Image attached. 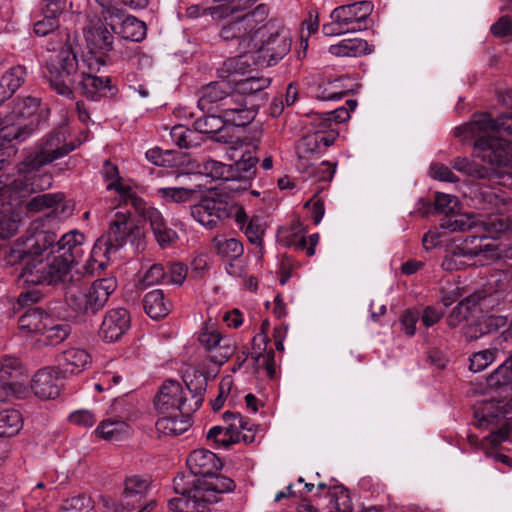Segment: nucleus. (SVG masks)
Returning a JSON list of instances; mask_svg holds the SVG:
<instances>
[{
	"label": "nucleus",
	"mask_w": 512,
	"mask_h": 512,
	"mask_svg": "<svg viewBox=\"0 0 512 512\" xmlns=\"http://www.w3.org/2000/svg\"><path fill=\"white\" fill-rule=\"evenodd\" d=\"M480 218L466 213H456L455 211L440 219V227L452 232H465L479 224Z\"/></svg>",
	"instance_id": "36"
},
{
	"label": "nucleus",
	"mask_w": 512,
	"mask_h": 512,
	"mask_svg": "<svg viewBox=\"0 0 512 512\" xmlns=\"http://www.w3.org/2000/svg\"><path fill=\"white\" fill-rule=\"evenodd\" d=\"M468 239H475L470 248L473 252L472 258L477 262L501 260L503 244L495 240H489L487 236H468Z\"/></svg>",
	"instance_id": "28"
},
{
	"label": "nucleus",
	"mask_w": 512,
	"mask_h": 512,
	"mask_svg": "<svg viewBox=\"0 0 512 512\" xmlns=\"http://www.w3.org/2000/svg\"><path fill=\"white\" fill-rule=\"evenodd\" d=\"M46 68V77L51 88L59 95L71 98L72 87L76 84L78 76V61L71 46L65 45L59 52L51 55Z\"/></svg>",
	"instance_id": "10"
},
{
	"label": "nucleus",
	"mask_w": 512,
	"mask_h": 512,
	"mask_svg": "<svg viewBox=\"0 0 512 512\" xmlns=\"http://www.w3.org/2000/svg\"><path fill=\"white\" fill-rule=\"evenodd\" d=\"M270 83L271 80L269 78L248 77L237 81L234 89L239 91L240 95L244 96L261 92L266 89Z\"/></svg>",
	"instance_id": "53"
},
{
	"label": "nucleus",
	"mask_w": 512,
	"mask_h": 512,
	"mask_svg": "<svg viewBox=\"0 0 512 512\" xmlns=\"http://www.w3.org/2000/svg\"><path fill=\"white\" fill-rule=\"evenodd\" d=\"M186 464L190 472L199 479H205L212 476L222 468V462L217 455L207 449L193 450L187 460Z\"/></svg>",
	"instance_id": "22"
},
{
	"label": "nucleus",
	"mask_w": 512,
	"mask_h": 512,
	"mask_svg": "<svg viewBox=\"0 0 512 512\" xmlns=\"http://www.w3.org/2000/svg\"><path fill=\"white\" fill-rule=\"evenodd\" d=\"M374 5L371 1H355L336 7L330 14L331 21L322 27L325 36H339L366 30L373 25L370 16Z\"/></svg>",
	"instance_id": "6"
},
{
	"label": "nucleus",
	"mask_w": 512,
	"mask_h": 512,
	"mask_svg": "<svg viewBox=\"0 0 512 512\" xmlns=\"http://www.w3.org/2000/svg\"><path fill=\"white\" fill-rule=\"evenodd\" d=\"M241 150V156L230 165L231 182H239V185L232 189L246 190L250 187L252 180L256 176V165L259 162L255 153L258 150L257 145H245Z\"/></svg>",
	"instance_id": "18"
},
{
	"label": "nucleus",
	"mask_w": 512,
	"mask_h": 512,
	"mask_svg": "<svg viewBox=\"0 0 512 512\" xmlns=\"http://www.w3.org/2000/svg\"><path fill=\"white\" fill-rule=\"evenodd\" d=\"M112 28L122 38L134 42H139L146 36V24L134 16L125 17L118 26L113 25Z\"/></svg>",
	"instance_id": "35"
},
{
	"label": "nucleus",
	"mask_w": 512,
	"mask_h": 512,
	"mask_svg": "<svg viewBox=\"0 0 512 512\" xmlns=\"http://www.w3.org/2000/svg\"><path fill=\"white\" fill-rule=\"evenodd\" d=\"M235 13V9L229 7L228 5L221 4L214 7L204 8L200 5H191L186 9L185 15L188 18H198L202 15L209 14L215 20H220L223 18H227L230 15Z\"/></svg>",
	"instance_id": "42"
},
{
	"label": "nucleus",
	"mask_w": 512,
	"mask_h": 512,
	"mask_svg": "<svg viewBox=\"0 0 512 512\" xmlns=\"http://www.w3.org/2000/svg\"><path fill=\"white\" fill-rule=\"evenodd\" d=\"M316 132L305 135L299 142L298 152L300 157H309L314 154H322Z\"/></svg>",
	"instance_id": "59"
},
{
	"label": "nucleus",
	"mask_w": 512,
	"mask_h": 512,
	"mask_svg": "<svg viewBox=\"0 0 512 512\" xmlns=\"http://www.w3.org/2000/svg\"><path fill=\"white\" fill-rule=\"evenodd\" d=\"M194 193V189L185 187H162L155 191L156 196L163 202L175 204L188 202Z\"/></svg>",
	"instance_id": "43"
},
{
	"label": "nucleus",
	"mask_w": 512,
	"mask_h": 512,
	"mask_svg": "<svg viewBox=\"0 0 512 512\" xmlns=\"http://www.w3.org/2000/svg\"><path fill=\"white\" fill-rule=\"evenodd\" d=\"M85 39L92 50H110L113 43V35L103 26L95 25L84 32Z\"/></svg>",
	"instance_id": "37"
},
{
	"label": "nucleus",
	"mask_w": 512,
	"mask_h": 512,
	"mask_svg": "<svg viewBox=\"0 0 512 512\" xmlns=\"http://www.w3.org/2000/svg\"><path fill=\"white\" fill-rule=\"evenodd\" d=\"M475 239H468L466 237L459 245L453 246L446 254L442 261V268L446 271H456L465 268L466 266L475 265L472 254L474 253L470 246Z\"/></svg>",
	"instance_id": "27"
},
{
	"label": "nucleus",
	"mask_w": 512,
	"mask_h": 512,
	"mask_svg": "<svg viewBox=\"0 0 512 512\" xmlns=\"http://www.w3.org/2000/svg\"><path fill=\"white\" fill-rule=\"evenodd\" d=\"M512 384V357L498 366L488 377L490 388H500Z\"/></svg>",
	"instance_id": "46"
},
{
	"label": "nucleus",
	"mask_w": 512,
	"mask_h": 512,
	"mask_svg": "<svg viewBox=\"0 0 512 512\" xmlns=\"http://www.w3.org/2000/svg\"><path fill=\"white\" fill-rule=\"evenodd\" d=\"M261 31L253 49H258L268 65H274L291 49L292 38L288 28L277 19H268L261 23Z\"/></svg>",
	"instance_id": "9"
},
{
	"label": "nucleus",
	"mask_w": 512,
	"mask_h": 512,
	"mask_svg": "<svg viewBox=\"0 0 512 512\" xmlns=\"http://www.w3.org/2000/svg\"><path fill=\"white\" fill-rule=\"evenodd\" d=\"M269 16V8L266 4H259L255 9L225 24L220 37L225 41L238 40L239 45L252 48L259 36L261 23Z\"/></svg>",
	"instance_id": "12"
},
{
	"label": "nucleus",
	"mask_w": 512,
	"mask_h": 512,
	"mask_svg": "<svg viewBox=\"0 0 512 512\" xmlns=\"http://www.w3.org/2000/svg\"><path fill=\"white\" fill-rule=\"evenodd\" d=\"M71 333V327L67 323L55 321L50 316V324L46 325L41 333L40 341L45 345H58L63 342Z\"/></svg>",
	"instance_id": "40"
},
{
	"label": "nucleus",
	"mask_w": 512,
	"mask_h": 512,
	"mask_svg": "<svg viewBox=\"0 0 512 512\" xmlns=\"http://www.w3.org/2000/svg\"><path fill=\"white\" fill-rule=\"evenodd\" d=\"M213 244L218 255L230 260H236L240 258L244 252L243 244L236 238L216 236L213 239Z\"/></svg>",
	"instance_id": "41"
},
{
	"label": "nucleus",
	"mask_w": 512,
	"mask_h": 512,
	"mask_svg": "<svg viewBox=\"0 0 512 512\" xmlns=\"http://www.w3.org/2000/svg\"><path fill=\"white\" fill-rule=\"evenodd\" d=\"M95 432L108 441H120L132 433L130 425L121 419H107L100 422Z\"/></svg>",
	"instance_id": "31"
},
{
	"label": "nucleus",
	"mask_w": 512,
	"mask_h": 512,
	"mask_svg": "<svg viewBox=\"0 0 512 512\" xmlns=\"http://www.w3.org/2000/svg\"><path fill=\"white\" fill-rule=\"evenodd\" d=\"M43 239L44 236L41 234H31L15 240L4 251L6 264L12 266L23 263L20 278L26 283L34 285L66 283L68 279L53 256L43 259L42 255L45 251L41 245Z\"/></svg>",
	"instance_id": "3"
},
{
	"label": "nucleus",
	"mask_w": 512,
	"mask_h": 512,
	"mask_svg": "<svg viewBox=\"0 0 512 512\" xmlns=\"http://www.w3.org/2000/svg\"><path fill=\"white\" fill-rule=\"evenodd\" d=\"M76 84L82 93L93 101L102 97L114 96L117 92L116 87L111 85L110 78H102L85 72L78 74Z\"/></svg>",
	"instance_id": "23"
},
{
	"label": "nucleus",
	"mask_w": 512,
	"mask_h": 512,
	"mask_svg": "<svg viewBox=\"0 0 512 512\" xmlns=\"http://www.w3.org/2000/svg\"><path fill=\"white\" fill-rule=\"evenodd\" d=\"M458 206V199L449 194L437 193L434 201V210L437 213L447 216L455 211Z\"/></svg>",
	"instance_id": "61"
},
{
	"label": "nucleus",
	"mask_w": 512,
	"mask_h": 512,
	"mask_svg": "<svg viewBox=\"0 0 512 512\" xmlns=\"http://www.w3.org/2000/svg\"><path fill=\"white\" fill-rule=\"evenodd\" d=\"M64 378L57 367H44L39 369L31 380V389L41 399L56 398L62 386Z\"/></svg>",
	"instance_id": "19"
},
{
	"label": "nucleus",
	"mask_w": 512,
	"mask_h": 512,
	"mask_svg": "<svg viewBox=\"0 0 512 512\" xmlns=\"http://www.w3.org/2000/svg\"><path fill=\"white\" fill-rule=\"evenodd\" d=\"M498 348L493 347L473 353L469 358V369L472 372H481L492 364L497 357Z\"/></svg>",
	"instance_id": "50"
},
{
	"label": "nucleus",
	"mask_w": 512,
	"mask_h": 512,
	"mask_svg": "<svg viewBox=\"0 0 512 512\" xmlns=\"http://www.w3.org/2000/svg\"><path fill=\"white\" fill-rule=\"evenodd\" d=\"M23 426V419L18 410L4 409L0 411V437H13Z\"/></svg>",
	"instance_id": "39"
},
{
	"label": "nucleus",
	"mask_w": 512,
	"mask_h": 512,
	"mask_svg": "<svg viewBox=\"0 0 512 512\" xmlns=\"http://www.w3.org/2000/svg\"><path fill=\"white\" fill-rule=\"evenodd\" d=\"M234 351L235 347L231 340L223 338V341L209 352V359L215 364L222 365L233 355Z\"/></svg>",
	"instance_id": "57"
},
{
	"label": "nucleus",
	"mask_w": 512,
	"mask_h": 512,
	"mask_svg": "<svg viewBox=\"0 0 512 512\" xmlns=\"http://www.w3.org/2000/svg\"><path fill=\"white\" fill-rule=\"evenodd\" d=\"M77 145L68 141L65 132L55 129L41 138L16 166V172L7 173L6 183L14 184V193L23 191H42L53 183L51 173H41L42 167L59 160L75 150Z\"/></svg>",
	"instance_id": "1"
},
{
	"label": "nucleus",
	"mask_w": 512,
	"mask_h": 512,
	"mask_svg": "<svg viewBox=\"0 0 512 512\" xmlns=\"http://www.w3.org/2000/svg\"><path fill=\"white\" fill-rule=\"evenodd\" d=\"M452 167L464 174L476 178H487L489 176V169L470 161L466 157H457L452 161Z\"/></svg>",
	"instance_id": "51"
},
{
	"label": "nucleus",
	"mask_w": 512,
	"mask_h": 512,
	"mask_svg": "<svg viewBox=\"0 0 512 512\" xmlns=\"http://www.w3.org/2000/svg\"><path fill=\"white\" fill-rule=\"evenodd\" d=\"M26 68L16 65L9 68L0 78V101L10 98L25 82Z\"/></svg>",
	"instance_id": "30"
},
{
	"label": "nucleus",
	"mask_w": 512,
	"mask_h": 512,
	"mask_svg": "<svg viewBox=\"0 0 512 512\" xmlns=\"http://www.w3.org/2000/svg\"><path fill=\"white\" fill-rule=\"evenodd\" d=\"M476 306H471L469 300L459 302L448 315L446 322L450 328L458 327L463 321H469Z\"/></svg>",
	"instance_id": "52"
},
{
	"label": "nucleus",
	"mask_w": 512,
	"mask_h": 512,
	"mask_svg": "<svg viewBox=\"0 0 512 512\" xmlns=\"http://www.w3.org/2000/svg\"><path fill=\"white\" fill-rule=\"evenodd\" d=\"M38 127L37 119H31L24 125H13L2 130L3 138L21 143L33 135Z\"/></svg>",
	"instance_id": "47"
},
{
	"label": "nucleus",
	"mask_w": 512,
	"mask_h": 512,
	"mask_svg": "<svg viewBox=\"0 0 512 512\" xmlns=\"http://www.w3.org/2000/svg\"><path fill=\"white\" fill-rule=\"evenodd\" d=\"M234 489L235 483L231 478L218 475L216 472L212 476L193 482V501L200 503V507L204 508L203 503H217L223 493Z\"/></svg>",
	"instance_id": "17"
},
{
	"label": "nucleus",
	"mask_w": 512,
	"mask_h": 512,
	"mask_svg": "<svg viewBox=\"0 0 512 512\" xmlns=\"http://www.w3.org/2000/svg\"><path fill=\"white\" fill-rule=\"evenodd\" d=\"M102 174L106 181L111 180L107 185V189L116 190L123 198L124 202L132 205L144 221L149 223L154 237L161 247L169 246L177 239V233L167 226L162 213L157 208L148 205L141 197L137 196L130 186L121 183L116 165L112 164L110 161H105Z\"/></svg>",
	"instance_id": "4"
},
{
	"label": "nucleus",
	"mask_w": 512,
	"mask_h": 512,
	"mask_svg": "<svg viewBox=\"0 0 512 512\" xmlns=\"http://www.w3.org/2000/svg\"><path fill=\"white\" fill-rule=\"evenodd\" d=\"M131 318L124 308H115L106 312L99 336L106 342L119 340L130 328Z\"/></svg>",
	"instance_id": "20"
},
{
	"label": "nucleus",
	"mask_w": 512,
	"mask_h": 512,
	"mask_svg": "<svg viewBox=\"0 0 512 512\" xmlns=\"http://www.w3.org/2000/svg\"><path fill=\"white\" fill-rule=\"evenodd\" d=\"M212 139L222 144H230L233 152L244 148L246 145L234 135V127L227 122H223V127L215 133Z\"/></svg>",
	"instance_id": "56"
},
{
	"label": "nucleus",
	"mask_w": 512,
	"mask_h": 512,
	"mask_svg": "<svg viewBox=\"0 0 512 512\" xmlns=\"http://www.w3.org/2000/svg\"><path fill=\"white\" fill-rule=\"evenodd\" d=\"M368 44L365 40L353 38L344 39L329 47V53L336 57H357L366 54Z\"/></svg>",
	"instance_id": "38"
},
{
	"label": "nucleus",
	"mask_w": 512,
	"mask_h": 512,
	"mask_svg": "<svg viewBox=\"0 0 512 512\" xmlns=\"http://www.w3.org/2000/svg\"><path fill=\"white\" fill-rule=\"evenodd\" d=\"M84 234L71 231L64 234L53 247V258L67 279L73 277L71 268L78 264L84 255Z\"/></svg>",
	"instance_id": "15"
},
{
	"label": "nucleus",
	"mask_w": 512,
	"mask_h": 512,
	"mask_svg": "<svg viewBox=\"0 0 512 512\" xmlns=\"http://www.w3.org/2000/svg\"><path fill=\"white\" fill-rule=\"evenodd\" d=\"M324 499L328 500V504L322 508L327 509L328 512H352L353 510L349 492L342 485L330 487Z\"/></svg>",
	"instance_id": "33"
},
{
	"label": "nucleus",
	"mask_w": 512,
	"mask_h": 512,
	"mask_svg": "<svg viewBox=\"0 0 512 512\" xmlns=\"http://www.w3.org/2000/svg\"><path fill=\"white\" fill-rule=\"evenodd\" d=\"M135 231L139 232L129 216L125 213H116L108 232L95 242L91 250V260L103 269L128 240L132 241L135 238Z\"/></svg>",
	"instance_id": "7"
},
{
	"label": "nucleus",
	"mask_w": 512,
	"mask_h": 512,
	"mask_svg": "<svg viewBox=\"0 0 512 512\" xmlns=\"http://www.w3.org/2000/svg\"><path fill=\"white\" fill-rule=\"evenodd\" d=\"M199 341L208 352L212 351L220 342L223 341L220 333L213 327V325H206L199 335Z\"/></svg>",
	"instance_id": "64"
},
{
	"label": "nucleus",
	"mask_w": 512,
	"mask_h": 512,
	"mask_svg": "<svg viewBox=\"0 0 512 512\" xmlns=\"http://www.w3.org/2000/svg\"><path fill=\"white\" fill-rule=\"evenodd\" d=\"M245 103V97L231 87L220 106H218L217 112L223 119H226L228 116L234 115L240 107L245 106Z\"/></svg>",
	"instance_id": "48"
},
{
	"label": "nucleus",
	"mask_w": 512,
	"mask_h": 512,
	"mask_svg": "<svg viewBox=\"0 0 512 512\" xmlns=\"http://www.w3.org/2000/svg\"><path fill=\"white\" fill-rule=\"evenodd\" d=\"M143 307L150 318L157 320L168 315L171 304L165 299L162 290L155 289L144 296Z\"/></svg>",
	"instance_id": "32"
},
{
	"label": "nucleus",
	"mask_w": 512,
	"mask_h": 512,
	"mask_svg": "<svg viewBox=\"0 0 512 512\" xmlns=\"http://www.w3.org/2000/svg\"><path fill=\"white\" fill-rule=\"evenodd\" d=\"M151 481L148 477L132 475L125 479L124 490L120 498L122 511L151 512L158 509V502L155 499H147L146 492L149 490Z\"/></svg>",
	"instance_id": "14"
},
{
	"label": "nucleus",
	"mask_w": 512,
	"mask_h": 512,
	"mask_svg": "<svg viewBox=\"0 0 512 512\" xmlns=\"http://www.w3.org/2000/svg\"><path fill=\"white\" fill-rule=\"evenodd\" d=\"M155 406L161 413H164L169 409H177L180 412L193 404L187 405L183 387L178 381L167 380L155 398Z\"/></svg>",
	"instance_id": "21"
},
{
	"label": "nucleus",
	"mask_w": 512,
	"mask_h": 512,
	"mask_svg": "<svg viewBox=\"0 0 512 512\" xmlns=\"http://www.w3.org/2000/svg\"><path fill=\"white\" fill-rule=\"evenodd\" d=\"M62 510L63 512H69V511H91L94 509L93 501L90 497H87L85 495H79L75 497H71L69 499L64 500L62 504Z\"/></svg>",
	"instance_id": "60"
},
{
	"label": "nucleus",
	"mask_w": 512,
	"mask_h": 512,
	"mask_svg": "<svg viewBox=\"0 0 512 512\" xmlns=\"http://www.w3.org/2000/svg\"><path fill=\"white\" fill-rule=\"evenodd\" d=\"M39 107V100L35 97L27 96L21 99H17L14 102L12 109V117L15 119L25 118L37 119L38 117L35 115Z\"/></svg>",
	"instance_id": "44"
},
{
	"label": "nucleus",
	"mask_w": 512,
	"mask_h": 512,
	"mask_svg": "<svg viewBox=\"0 0 512 512\" xmlns=\"http://www.w3.org/2000/svg\"><path fill=\"white\" fill-rule=\"evenodd\" d=\"M204 169L206 173L214 179H221L231 182L230 165H226L216 160H208L204 164Z\"/></svg>",
	"instance_id": "62"
},
{
	"label": "nucleus",
	"mask_w": 512,
	"mask_h": 512,
	"mask_svg": "<svg viewBox=\"0 0 512 512\" xmlns=\"http://www.w3.org/2000/svg\"><path fill=\"white\" fill-rule=\"evenodd\" d=\"M172 141L180 148H190L196 143H193V136L195 132L183 125H176L170 131Z\"/></svg>",
	"instance_id": "58"
},
{
	"label": "nucleus",
	"mask_w": 512,
	"mask_h": 512,
	"mask_svg": "<svg viewBox=\"0 0 512 512\" xmlns=\"http://www.w3.org/2000/svg\"><path fill=\"white\" fill-rule=\"evenodd\" d=\"M63 201V194L61 193H47L33 197L26 204L29 212L38 213L46 209L55 208Z\"/></svg>",
	"instance_id": "45"
},
{
	"label": "nucleus",
	"mask_w": 512,
	"mask_h": 512,
	"mask_svg": "<svg viewBox=\"0 0 512 512\" xmlns=\"http://www.w3.org/2000/svg\"><path fill=\"white\" fill-rule=\"evenodd\" d=\"M238 431H230V427L222 428L220 426L212 427L208 433L207 438L214 440L219 446L229 447L231 444L237 443Z\"/></svg>",
	"instance_id": "55"
},
{
	"label": "nucleus",
	"mask_w": 512,
	"mask_h": 512,
	"mask_svg": "<svg viewBox=\"0 0 512 512\" xmlns=\"http://www.w3.org/2000/svg\"><path fill=\"white\" fill-rule=\"evenodd\" d=\"M201 384H206L205 378L200 375ZM202 385L194 389L192 396L193 406L188 409L180 411L179 416H164L157 420L155 426L159 434L165 436H178L186 432L191 427V414L195 412L202 404L203 401Z\"/></svg>",
	"instance_id": "16"
},
{
	"label": "nucleus",
	"mask_w": 512,
	"mask_h": 512,
	"mask_svg": "<svg viewBox=\"0 0 512 512\" xmlns=\"http://www.w3.org/2000/svg\"><path fill=\"white\" fill-rule=\"evenodd\" d=\"M193 218L208 229L218 227L225 219L234 218L238 225L248 221V215L241 206L218 198H204L191 209Z\"/></svg>",
	"instance_id": "11"
},
{
	"label": "nucleus",
	"mask_w": 512,
	"mask_h": 512,
	"mask_svg": "<svg viewBox=\"0 0 512 512\" xmlns=\"http://www.w3.org/2000/svg\"><path fill=\"white\" fill-rule=\"evenodd\" d=\"M184 479V476H179L174 479L175 492L181 496L169 501V509L173 512H184L186 509H196L200 507V503H194L193 501V486L186 488Z\"/></svg>",
	"instance_id": "34"
},
{
	"label": "nucleus",
	"mask_w": 512,
	"mask_h": 512,
	"mask_svg": "<svg viewBox=\"0 0 512 512\" xmlns=\"http://www.w3.org/2000/svg\"><path fill=\"white\" fill-rule=\"evenodd\" d=\"M29 376L22 361L12 355L0 357V389L7 396L24 398L28 392Z\"/></svg>",
	"instance_id": "13"
},
{
	"label": "nucleus",
	"mask_w": 512,
	"mask_h": 512,
	"mask_svg": "<svg viewBox=\"0 0 512 512\" xmlns=\"http://www.w3.org/2000/svg\"><path fill=\"white\" fill-rule=\"evenodd\" d=\"M56 361L58 370L66 377L82 372L91 363V357L86 350L72 347L60 353Z\"/></svg>",
	"instance_id": "25"
},
{
	"label": "nucleus",
	"mask_w": 512,
	"mask_h": 512,
	"mask_svg": "<svg viewBox=\"0 0 512 512\" xmlns=\"http://www.w3.org/2000/svg\"><path fill=\"white\" fill-rule=\"evenodd\" d=\"M65 284L66 304L78 315H95L105 306L117 287L113 277L98 279L90 286H84L79 275L76 279L70 277Z\"/></svg>",
	"instance_id": "5"
},
{
	"label": "nucleus",
	"mask_w": 512,
	"mask_h": 512,
	"mask_svg": "<svg viewBox=\"0 0 512 512\" xmlns=\"http://www.w3.org/2000/svg\"><path fill=\"white\" fill-rule=\"evenodd\" d=\"M230 88L231 85L224 81H215L203 86L199 90V109L207 113L217 112Z\"/></svg>",
	"instance_id": "26"
},
{
	"label": "nucleus",
	"mask_w": 512,
	"mask_h": 512,
	"mask_svg": "<svg viewBox=\"0 0 512 512\" xmlns=\"http://www.w3.org/2000/svg\"><path fill=\"white\" fill-rule=\"evenodd\" d=\"M223 122H225V120L220 114H210L196 119L193 123V127L195 131L210 135L212 138L215 133L223 127Z\"/></svg>",
	"instance_id": "49"
},
{
	"label": "nucleus",
	"mask_w": 512,
	"mask_h": 512,
	"mask_svg": "<svg viewBox=\"0 0 512 512\" xmlns=\"http://www.w3.org/2000/svg\"><path fill=\"white\" fill-rule=\"evenodd\" d=\"M48 324H50V315L39 307L27 310L18 319L19 330L26 334L41 335Z\"/></svg>",
	"instance_id": "29"
},
{
	"label": "nucleus",
	"mask_w": 512,
	"mask_h": 512,
	"mask_svg": "<svg viewBox=\"0 0 512 512\" xmlns=\"http://www.w3.org/2000/svg\"><path fill=\"white\" fill-rule=\"evenodd\" d=\"M477 199L483 209L495 210L480 218L479 225L489 234L512 231V218L507 215L512 211V203L506 196L505 191L492 188H480Z\"/></svg>",
	"instance_id": "8"
},
{
	"label": "nucleus",
	"mask_w": 512,
	"mask_h": 512,
	"mask_svg": "<svg viewBox=\"0 0 512 512\" xmlns=\"http://www.w3.org/2000/svg\"><path fill=\"white\" fill-rule=\"evenodd\" d=\"M341 80L335 79L333 81H330L326 86H319L318 87V98L322 100H340L342 99L346 91L339 90L341 88L340 86Z\"/></svg>",
	"instance_id": "63"
},
{
	"label": "nucleus",
	"mask_w": 512,
	"mask_h": 512,
	"mask_svg": "<svg viewBox=\"0 0 512 512\" xmlns=\"http://www.w3.org/2000/svg\"><path fill=\"white\" fill-rule=\"evenodd\" d=\"M489 290L494 293L508 291L512 287V273L505 270H494L487 281Z\"/></svg>",
	"instance_id": "54"
},
{
	"label": "nucleus",
	"mask_w": 512,
	"mask_h": 512,
	"mask_svg": "<svg viewBox=\"0 0 512 512\" xmlns=\"http://www.w3.org/2000/svg\"><path fill=\"white\" fill-rule=\"evenodd\" d=\"M456 136L473 138V153L483 162L510 169L512 175V115L493 119L490 114H475L473 119L455 129Z\"/></svg>",
	"instance_id": "2"
},
{
	"label": "nucleus",
	"mask_w": 512,
	"mask_h": 512,
	"mask_svg": "<svg viewBox=\"0 0 512 512\" xmlns=\"http://www.w3.org/2000/svg\"><path fill=\"white\" fill-rule=\"evenodd\" d=\"M505 410L498 401L490 400L479 404L474 411L476 426L490 429L491 433L502 427L505 418Z\"/></svg>",
	"instance_id": "24"
}]
</instances>
